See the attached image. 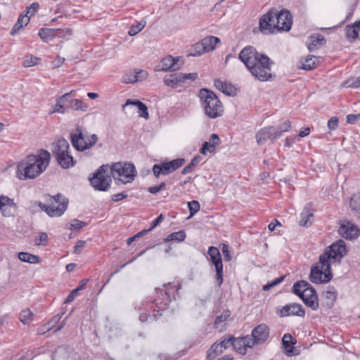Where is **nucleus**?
<instances>
[{
    "mask_svg": "<svg viewBox=\"0 0 360 360\" xmlns=\"http://www.w3.org/2000/svg\"><path fill=\"white\" fill-rule=\"evenodd\" d=\"M47 204L37 202V205L51 217L62 216L68 209V199L60 193L56 195H48Z\"/></svg>",
    "mask_w": 360,
    "mask_h": 360,
    "instance_id": "obj_6",
    "label": "nucleus"
},
{
    "mask_svg": "<svg viewBox=\"0 0 360 360\" xmlns=\"http://www.w3.org/2000/svg\"><path fill=\"white\" fill-rule=\"evenodd\" d=\"M86 226V223L79 219H75L70 223V229L79 230Z\"/></svg>",
    "mask_w": 360,
    "mask_h": 360,
    "instance_id": "obj_50",
    "label": "nucleus"
},
{
    "mask_svg": "<svg viewBox=\"0 0 360 360\" xmlns=\"http://www.w3.org/2000/svg\"><path fill=\"white\" fill-rule=\"evenodd\" d=\"M40 61V58L33 56L32 55L26 56L23 60V66L25 68L36 65Z\"/></svg>",
    "mask_w": 360,
    "mask_h": 360,
    "instance_id": "obj_45",
    "label": "nucleus"
},
{
    "mask_svg": "<svg viewBox=\"0 0 360 360\" xmlns=\"http://www.w3.org/2000/svg\"><path fill=\"white\" fill-rule=\"evenodd\" d=\"M347 254V248L344 240H339L331 244L320 255L319 263L311 268L310 281L316 284L329 282L333 277L331 265L340 264Z\"/></svg>",
    "mask_w": 360,
    "mask_h": 360,
    "instance_id": "obj_1",
    "label": "nucleus"
},
{
    "mask_svg": "<svg viewBox=\"0 0 360 360\" xmlns=\"http://www.w3.org/2000/svg\"><path fill=\"white\" fill-rule=\"evenodd\" d=\"M184 162V159L178 158L168 162L156 164L153 165L152 170L155 176L158 178L160 175H167L174 172L181 167Z\"/></svg>",
    "mask_w": 360,
    "mask_h": 360,
    "instance_id": "obj_12",
    "label": "nucleus"
},
{
    "mask_svg": "<svg viewBox=\"0 0 360 360\" xmlns=\"http://www.w3.org/2000/svg\"><path fill=\"white\" fill-rule=\"evenodd\" d=\"M207 253L210 258L214 257H221L219 250H218L217 248L214 247V246H211L208 248Z\"/></svg>",
    "mask_w": 360,
    "mask_h": 360,
    "instance_id": "obj_59",
    "label": "nucleus"
},
{
    "mask_svg": "<svg viewBox=\"0 0 360 360\" xmlns=\"http://www.w3.org/2000/svg\"><path fill=\"white\" fill-rule=\"evenodd\" d=\"M71 93L72 91L70 93L65 94L57 100L53 112H59L61 114H64L65 112V105L68 106V98H70Z\"/></svg>",
    "mask_w": 360,
    "mask_h": 360,
    "instance_id": "obj_31",
    "label": "nucleus"
},
{
    "mask_svg": "<svg viewBox=\"0 0 360 360\" xmlns=\"http://www.w3.org/2000/svg\"><path fill=\"white\" fill-rule=\"evenodd\" d=\"M349 206L354 214L360 219V193H355L352 196Z\"/></svg>",
    "mask_w": 360,
    "mask_h": 360,
    "instance_id": "obj_35",
    "label": "nucleus"
},
{
    "mask_svg": "<svg viewBox=\"0 0 360 360\" xmlns=\"http://www.w3.org/2000/svg\"><path fill=\"white\" fill-rule=\"evenodd\" d=\"M231 346V339H224L220 342L214 343L207 350V358L210 360L215 359L216 356L220 355L223 352Z\"/></svg>",
    "mask_w": 360,
    "mask_h": 360,
    "instance_id": "obj_20",
    "label": "nucleus"
},
{
    "mask_svg": "<svg viewBox=\"0 0 360 360\" xmlns=\"http://www.w3.org/2000/svg\"><path fill=\"white\" fill-rule=\"evenodd\" d=\"M34 314L30 309L22 310L19 314V320L23 325H30L33 321Z\"/></svg>",
    "mask_w": 360,
    "mask_h": 360,
    "instance_id": "obj_38",
    "label": "nucleus"
},
{
    "mask_svg": "<svg viewBox=\"0 0 360 360\" xmlns=\"http://www.w3.org/2000/svg\"><path fill=\"white\" fill-rule=\"evenodd\" d=\"M200 102L206 116L210 119L221 117L224 113V106L217 95L207 89L199 92Z\"/></svg>",
    "mask_w": 360,
    "mask_h": 360,
    "instance_id": "obj_5",
    "label": "nucleus"
},
{
    "mask_svg": "<svg viewBox=\"0 0 360 360\" xmlns=\"http://www.w3.org/2000/svg\"><path fill=\"white\" fill-rule=\"evenodd\" d=\"M278 132L281 133V136L283 132L289 131L291 129V122L289 120L285 121L278 128Z\"/></svg>",
    "mask_w": 360,
    "mask_h": 360,
    "instance_id": "obj_55",
    "label": "nucleus"
},
{
    "mask_svg": "<svg viewBox=\"0 0 360 360\" xmlns=\"http://www.w3.org/2000/svg\"><path fill=\"white\" fill-rule=\"evenodd\" d=\"M275 12L269 11L263 15L259 20V30L263 34H271L276 30Z\"/></svg>",
    "mask_w": 360,
    "mask_h": 360,
    "instance_id": "obj_16",
    "label": "nucleus"
},
{
    "mask_svg": "<svg viewBox=\"0 0 360 360\" xmlns=\"http://www.w3.org/2000/svg\"><path fill=\"white\" fill-rule=\"evenodd\" d=\"M297 139V136L287 137L285 140V146L291 147Z\"/></svg>",
    "mask_w": 360,
    "mask_h": 360,
    "instance_id": "obj_64",
    "label": "nucleus"
},
{
    "mask_svg": "<svg viewBox=\"0 0 360 360\" xmlns=\"http://www.w3.org/2000/svg\"><path fill=\"white\" fill-rule=\"evenodd\" d=\"M201 41L205 47L206 52L212 51L220 42V39L218 37L214 36H209L203 38Z\"/></svg>",
    "mask_w": 360,
    "mask_h": 360,
    "instance_id": "obj_33",
    "label": "nucleus"
},
{
    "mask_svg": "<svg viewBox=\"0 0 360 360\" xmlns=\"http://www.w3.org/2000/svg\"><path fill=\"white\" fill-rule=\"evenodd\" d=\"M280 137L281 133L278 132L276 127L273 126L263 127L256 134V140L259 145L264 144L268 140L274 142Z\"/></svg>",
    "mask_w": 360,
    "mask_h": 360,
    "instance_id": "obj_14",
    "label": "nucleus"
},
{
    "mask_svg": "<svg viewBox=\"0 0 360 360\" xmlns=\"http://www.w3.org/2000/svg\"><path fill=\"white\" fill-rule=\"evenodd\" d=\"M164 217L162 214H160L155 219H154L151 222V226L149 228V230H153L155 227H156L158 225H159L163 220Z\"/></svg>",
    "mask_w": 360,
    "mask_h": 360,
    "instance_id": "obj_63",
    "label": "nucleus"
},
{
    "mask_svg": "<svg viewBox=\"0 0 360 360\" xmlns=\"http://www.w3.org/2000/svg\"><path fill=\"white\" fill-rule=\"evenodd\" d=\"M231 339V345L233 349L240 354H245L248 348H252L254 347L251 338L249 336H245L242 338H230Z\"/></svg>",
    "mask_w": 360,
    "mask_h": 360,
    "instance_id": "obj_19",
    "label": "nucleus"
},
{
    "mask_svg": "<svg viewBox=\"0 0 360 360\" xmlns=\"http://www.w3.org/2000/svg\"><path fill=\"white\" fill-rule=\"evenodd\" d=\"M134 70V73L137 79V82H141L146 79L148 76V72L144 70Z\"/></svg>",
    "mask_w": 360,
    "mask_h": 360,
    "instance_id": "obj_54",
    "label": "nucleus"
},
{
    "mask_svg": "<svg viewBox=\"0 0 360 360\" xmlns=\"http://www.w3.org/2000/svg\"><path fill=\"white\" fill-rule=\"evenodd\" d=\"M338 232L340 235L345 239L353 240L356 238L360 234V229L354 223L343 220L340 223Z\"/></svg>",
    "mask_w": 360,
    "mask_h": 360,
    "instance_id": "obj_15",
    "label": "nucleus"
},
{
    "mask_svg": "<svg viewBox=\"0 0 360 360\" xmlns=\"http://www.w3.org/2000/svg\"><path fill=\"white\" fill-rule=\"evenodd\" d=\"M68 107L75 110L86 111L88 108L87 104L79 99L68 98Z\"/></svg>",
    "mask_w": 360,
    "mask_h": 360,
    "instance_id": "obj_36",
    "label": "nucleus"
},
{
    "mask_svg": "<svg viewBox=\"0 0 360 360\" xmlns=\"http://www.w3.org/2000/svg\"><path fill=\"white\" fill-rule=\"evenodd\" d=\"M39 5L37 2H34L27 8L25 15L27 17L33 16L38 11Z\"/></svg>",
    "mask_w": 360,
    "mask_h": 360,
    "instance_id": "obj_49",
    "label": "nucleus"
},
{
    "mask_svg": "<svg viewBox=\"0 0 360 360\" xmlns=\"http://www.w3.org/2000/svg\"><path fill=\"white\" fill-rule=\"evenodd\" d=\"M293 292L303 300L304 303L307 307L313 310L318 309L319 302L317 295L315 290L308 282L305 281L296 282L293 285Z\"/></svg>",
    "mask_w": 360,
    "mask_h": 360,
    "instance_id": "obj_8",
    "label": "nucleus"
},
{
    "mask_svg": "<svg viewBox=\"0 0 360 360\" xmlns=\"http://www.w3.org/2000/svg\"><path fill=\"white\" fill-rule=\"evenodd\" d=\"M205 53H207L204 46L202 45V42L200 41L196 44H195L191 51L190 55L192 56H200Z\"/></svg>",
    "mask_w": 360,
    "mask_h": 360,
    "instance_id": "obj_42",
    "label": "nucleus"
},
{
    "mask_svg": "<svg viewBox=\"0 0 360 360\" xmlns=\"http://www.w3.org/2000/svg\"><path fill=\"white\" fill-rule=\"evenodd\" d=\"M276 27L277 31H289L291 29L292 19L290 12L287 10L275 12Z\"/></svg>",
    "mask_w": 360,
    "mask_h": 360,
    "instance_id": "obj_17",
    "label": "nucleus"
},
{
    "mask_svg": "<svg viewBox=\"0 0 360 360\" xmlns=\"http://www.w3.org/2000/svg\"><path fill=\"white\" fill-rule=\"evenodd\" d=\"M202 160V158L200 155H198L191 160L189 165L185 167L182 171V174H186L193 172L194 167L198 164Z\"/></svg>",
    "mask_w": 360,
    "mask_h": 360,
    "instance_id": "obj_44",
    "label": "nucleus"
},
{
    "mask_svg": "<svg viewBox=\"0 0 360 360\" xmlns=\"http://www.w3.org/2000/svg\"><path fill=\"white\" fill-rule=\"evenodd\" d=\"M317 58L314 56H309L302 62L300 68L305 70H314L317 66Z\"/></svg>",
    "mask_w": 360,
    "mask_h": 360,
    "instance_id": "obj_37",
    "label": "nucleus"
},
{
    "mask_svg": "<svg viewBox=\"0 0 360 360\" xmlns=\"http://www.w3.org/2000/svg\"><path fill=\"white\" fill-rule=\"evenodd\" d=\"M86 243L84 240H78L74 247L73 253L80 254L84 248L86 246Z\"/></svg>",
    "mask_w": 360,
    "mask_h": 360,
    "instance_id": "obj_56",
    "label": "nucleus"
},
{
    "mask_svg": "<svg viewBox=\"0 0 360 360\" xmlns=\"http://www.w3.org/2000/svg\"><path fill=\"white\" fill-rule=\"evenodd\" d=\"M182 78L181 72L174 73L166 75L163 79V82L166 86L175 89L184 84Z\"/></svg>",
    "mask_w": 360,
    "mask_h": 360,
    "instance_id": "obj_25",
    "label": "nucleus"
},
{
    "mask_svg": "<svg viewBox=\"0 0 360 360\" xmlns=\"http://www.w3.org/2000/svg\"><path fill=\"white\" fill-rule=\"evenodd\" d=\"M184 64L180 57H173L170 55L163 58L155 67V71L173 72L179 70Z\"/></svg>",
    "mask_w": 360,
    "mask_h": 360,
    "instance_id": "obj_13",
    "label": "nucleus"
},
{
    "mask_svg": "<svg viewBox=\"0 0 360 360\" xmlns=\"http://www.w3.org/2000/svg\"><path fill=\"white\" fill-rule=\"evenodd\" d=\"M15 209L16 204L13 199L4 195H0V212L3 216L11 217L13 214L12 210L14 211Z\"/></svg>",
    "mask_w": 360,
    "mask_h": 360,
    "instance_id": "obj_22",
    "label": "nucleus"
},
{
    "mask_svg": "<svg viewBox=\"0 0 360 360\" xmlns=\"http://www.w3.org/2000/svg\"><path fill=\"white\" fill-rule=\"evenodd\" d=\"M186 237V232L184 230H181L176 232L170 233L164 239L165 242L176 241L182 242Z\"/></svg>",
    "mask_w": 360,
    "mask_h": 360,
    "instance_id": "obj_41",
    "label": "nucleus"
},
{
    "mask_svg": "<svg viewBox=\"0 0 360 360\" xmlns=\"http://www.w3.org/2000/svg\"><path fill=\"white\" fill-rule=\"evenodd\" d=\"M181 77H183L182 79H183L184 84L187 80L195 81L198 78V73H196V72H192V73L181 72Z\"/></svg>",
    "mask_w": 360,
    "mask_h": 360,
    "instance_id": "obj_57",
    "label": "nucleus"
},
{
    "mask_svg": "<svg viewBox=\"0 0 360 360\" xmlns=\"http://www.w3.org/2000/svg\"><path fill=\"white\" fill-rule=\"evenodd\" d=\"M251 335L252 337L251 340L254 346L255 345L262 344L269 337V328L266 324H259L252 330Z\"/></svg>",
    "mask_w": 360,
    "mask_h": 360,
    "instance_id": "obj_18",
    "label": "nucleus"
},
{
    "mask_svg": "<svg viewBox=\"0 0 360 360\" xmlns=\"http://www.w3.org/2000/svg\"><path fill=\"white\" fill-rule=\"evenodd\" d=\"M224 258L226 261H230L232 258L231 253L229 250L228 245L223 244L222 250H221Z\"/></svg>",
    "mask_w": 360,
    "mask_h": 360,
    "instance_id": "obj_60",
    "label": "nucleus"
},
{
    "mask_svg": "<svg viewBox=\"0 0 360 360\" xmlns=\"http://www.w3.org/2000/svg\"><path fill=\"white\" fill-rule=\"evenodd\" d=\"M214 86L224 94L228 96L233 95L234 89L231 84L224 82L220 79L214 80Z\"/></svg>",
    "mask_w": 360,
    "mask_h": 360,
    "instance_id": "obj_34",
    "label": "nucleus"
},
{
    "mask_svg": "<svg viewBox=\"0 0 360 360\" xmlns=\"http://www.w3.org/2000/svg\"><path fill=\"white\" fill-rule=\"evenodd\" d=\"M311 203L307 204L300 214V225L301 226H309L312 224L314 213L313 207Z\"/></svg>",
    "mask_w": 360,
    "mask_h": 360,
    "instance_id": "obj_23",
    "label": "nucleus"
},
{
    "mask_svg": "<svg viewBox=\"0 0 360 360\" xmlns=\"http://www.w3.org/2000/svg\"><path fill=\"white\" fill-rule=\"evenodd\" d=\"M324 295L326 299L329 300L332 302L335 301L338 296L337 291L334 289V288H330L324 292Z\"/></svg>",
    "mask_w": 360,
    "mask_h": 360,
    "instance_id": "obj_52",
    "label": "nucleus"
},
{
    "mask_svg": "<svg viewBox=\"0 0 360 360\" xmlns=\"http://www.w3.org/2000/svg\"><path fill=\"white\" fill-rule=\"evenodd\" d=\"M342 86L348 88L356 89L360 87V76L350 78L342 83Z\"/></svg>",
    "mask_w": 360,
    "mask_h": 360,
    "instance_id": "obj_46",
    "label": "nucleus"
},
{
    "mask_svg": "<svg viewBox=\"0 0 360 360\" xmlns=\"http://www.w3.org/2000/svg\"><path fill=\"white\" fill-rule=\"evenodd\" d=\"M145 27V24L143 22H139L136 25H132L129 30L128 31V34L130 36H134L139 33L141 30L143 29Z\"/></svg>",
    "mask_w": 360,
    "mask_h": 360,
    "instance_id": "obj_53",
    "label": "nucleus"
},
{
    "mask_svg": "<svg viewBox=\"0 0 360 360\" xmlns=\"http://www.w3.org/2000/svg\"><path fill=\"white\" fill-rule=\"evenodd\" d=\"M50 160L51 154L45 150H41L37 155H29L18 165L16 177L21 181L35 179L46 170Z\"/></svg>",
    "mask_w": 360,
    "mask_h": 360,
    "instance_id": "obj_3",
    "label": "nucleus"
},
{
    "mask_svg": "<svg viewBox=\"0 0 360 360\" xmlns=\"http://www.w3.org/2000/svg\"><path fill=\"white\" fill-rule=\"evenodd\" d=\"M220 143V139L216 134H212L208 141H205L200 149V153L202 155H207L208 153H214L216 150V146Z\"/></svg>",
    "mask_w": 360,
    "mask_h": 360,
    "instance_id": "obj_24",
    "label": "nucleus"
},
{
    "mask_svg": "<svg viewBox=\"0 0 360 360\" xmlns=\"http://www.w3.org/2000/svg\"><path fill=\"white\" fill-rule=\"evenodd\" d=\"M338 118L337 117H332L328 121V127L330 130H335L338 127Z\"/></svg>",
    "mask_w": 360,
    "mask_h": 360,
    "instance_id": "obj_58",
    "label": "nucleus"
},
{
    "mask_svg": "<svg viewBox=\"0 0 360 360\" xmlns=\"http://www.w3.org/2000/svg\"><path fill=\"white\" fill-rule=\"evenodd\" d=\"M111 174L114 179L126 184L131 182L136 175V170L133 164L116 162L110 169Z\"/></svg>",
    "mask_w": 360,
    "mask_h": 360,
    "instance_id": "obj_10",
    "label": "nucleus"
},
{
    "mask_svg": "<svg viewBox=\"0 0 360 360\" xmlns=\"http://www.w3.org/2000/svg\"><path fill=\"white\" fill-rule=\"evenodd\" d=\"M133 105L138 107L139 115L143 118L147 119L148 117V108L147 106L139 100H131L128 99L125 104L123 105L122 109L124 110L127 105Z\"/></svg>",
    "mask_w": 360,
    "mask_h": 360,
    "instance_id": "obj_29",
    "label": "nucleus"
},
{
    "mask_svg": "<svg viewBox=\"0 0 360 360\" xmlns=\"http://www.w3.org/2000/svg\"><path fill=\"white\" fill-rule=\"evenodd\" d=\"M281 316H297L304 317L305 311L302 306L297 303H290L285 305L281 309Z\"/></svg>",
    "mask_w": 360,
    "mask_h": 360,
    "instance_id": "obj_21",
    "label": "nucleus"
},
{
    "mask_svg": "<svg viewBox=\"0 0 360 360\" xmlns=\"http://www.w3.org/2000/svg\"><path fill=\"white\" fill-rule=\"evenodd\" d=\"M230 316L231 311L229 310L224 311L220 315L216 317L214 323V327L217 328L219 324L225 321Z\"/></svg>",
    "mask_w": 360,
    "mask_h": 360,
    "instance_id": "obj_47",
    "label": "nucleus"
},
{
    "mask_svg": "<svg viewBox=\"0 0 360 360\" xmlns=\"http://www.w3.org/2000/svg\"><path fill=\"white\" fill-rule=\"evenodd\" d=\"M284 276H280L278 278H275L271 282L267 283L266 285H264L263 290L264 291L269 290L271 288L275 287L276 285L281 283L284 280Z\"/></svg>",
    "mask_w": 360,
    "mask_h": 360,
    "instance_id": "obj_51",
    "label": "nucleus"
},
{
    "mask_svg": "<svg viewBox=\"0 0 360 360\" xmlns=\"http://www.w3.org/2000/svg\"><path fill=\"white\" fill-rule=\"evenodd\" d=\"M239 59L245 64L252 75L265 82L271 79L270 59L259 53L253 46H246L239 53Z\"/></svg>",
    "mask_w": 360,
    "mask_h": 360,
    "instance_id": "obj_2",
    "label": "nucleus"
},
{
    "mask_svg": "<svg viewBox=\"0 0 360 360\" xmlns=\"http://www.w3.org/2000/svg\"><path fill=\"white\" fill-rule=\"evenodd\" d=\"M122 82L124 84H134L137 82V79L134 73V70L127 71L122 78Z\"/></svg>",
    "mask_w": 360,
    "mask_h": 360,
    "instance_id": "obj_43",
    "label": "nucleus"
},
{
    "mask_svg": "<svg viewBox=\"0 0 360 360\" xmlns=\"http://www.w3.org/2000/svg\"><path fill=\"white\" fill-rule=\"evenodd\" d=\"M346 37L349 41H354L360 37V20L345 27Z\"/></svg>",
    "mask_w": 360,
    "mask_h": 360,
    "instance_id": "obj_28",
    "label": "nucleus"
},
{
    "mask_svg": "<svg viewBox=\"0 0 360 360\" xmlns=\"http://www.w3.org/2000/svg\"><path fill=\"white\" fill-rule=\"evenodd\" d=\"M211 262L214 264L216 270V280L217 282L218 286H221L224 281V274H223V264L221 256L218 257H211Z\"/></svg>",
    "mask_w": 360,
    "mask_h": 360,
    "instance_id": "obj_26",
    "label": "nucleus"
},
{
    "mask_svg": "<svg viewBox=\"0 0 360 360\" xmlns=\"http://www.w3.org/2000/svg\"><path fill=\"white\" fill-rule=\"evenodd\" d=\"M60 30L51 28H41L39 30L38 35L44 42H49L55 37L59 36Z\"/></svg>",
    "mask_w": 360,
    "mask_h": 360,
    "instance_id": "obj_27",
    "label": "nucleus"
},
{
    "mask_svg": "<svg viewBox=\"0 0 360 360\" xmlns=\"http://www.w3.org/2000/svg\"><path fill=\"white\" fill-rule=\"evenodd\" d=\"M18 259L23 262L30 264H39L40 262V259L38 256L26 252H20L18 254Z\"/></svg>",
    "mask_w": 360,
    "mask_h": 360,
    "instance_id": "obj_39",
    "label": "nucleus"
},
{
    "mask_svg": "<svg viewBox=\"0 0 360 360\" xmlns=\"http://www.w3.org/2000/svg\"><path fill=\"white\" fill-rule=\"evenodd\" d=\"M127 197V194L125 192L114 194L112 195L111 199L115 202H117L125 199Z\"/></svg>",
    "mask_w": 360,
    "mask_h": 360,
    "instance_id": "obj_62",
    "label": "nucleus"
},
{
    "mask_svg": "<svg viewBox=\"0 0 360 360\" xmlns=\"http://www.w3.org/2000/svg\"><path fill=\"white\" fill-rule=\"evenodd\" d=\"M29 22L30 17L26 16L25 14H20L11 31V34L12 36L16 35L21 29L29 23Z\"/></svg>",
    "mask_w": 360,
    "mask_h": 360,
    "instance_id": "obj_30",
    "label": "nucleus"
},
{
    "mask_svg": "<svg viewBox=\"0 0 360 360\" xmlns=\"http://www.w3.org/2000/svg\"><path fill=\"white\" fill-rule=\"evenodd\" d=\"M282 344L285 349L286 354L290 356L294 351V347L292 345L295 344V342H292V336L290 334H285L282 338Z\"/></svg>",
    "mask_w": 360,
    "mask_h": 360,
    "instance_id": "obj_40",
    "label": "nucleus"
},
{
    "mask_svg": "<svg viewBox=\"0 0 360 360\" xmlns=\"http://www.w3.org/2000/svg\"><path fill=\"white\" fill-rule=\"evenodd\" d=\"M51 150L57 162L62 168L68 169L75 165L76 161L70 151V144L65 139H58L53 142Z\"/></svg>",
    "mask_w": 360,
    "mask_h": 360,
    "instance_id": "obj_7",
    "label": "nucleus"
},
{
    "mask_svg": "<svg viewBox=\"0 0 360 360\" xmlns=\"http://www.w3.org/2000/svg\"><path fill=\"white\" fill-rule=\"evenodd\" d=\"M360 119V113L354 115L349 114L347 116V122L349 124H354Z\"/></svg>",
    "mask_w": 360,
    "mask_h": 360,
    "instance_id": "obj_61",
    "label": "nucleus"
},
{
    "mask_svg": "<svg viewBox=\"0 0 360 360\" xmlns=\"http://www.w3.org/2000/svg\"><path fill=\"white\" fill-rule=\"evenodd\" d=\"M163 288V289L156 288L155 290L156 297L153 302L158 309H154L153 314L142 313L139 316L141 322L153 321L158 316H160V311L167 308L169 302L172 301V298L174 297L175 294L181 288V285L179 283H169L165 284Z\"/></svg>",
    "mask_w": 360,
    "mask_h": 360,
    "instance_id": "obj_4",
    "label": "nucleus"
},
{
    "mask_svg": "<svg viewBox=\"0 0 360 360\" xmlns=\"http://www.w3.org/2000/svg\"><path fill=\"white\" fill-rule=\"evenodd\" d=\"M323 41L324 38L321 34L311 35L307 41L308 49L313 51L320 47Z\"/></svg>",
    "mask_w": 360,
    "mask_h": 360,
    "instance_id": "obj_32",
    "label": "nucleus"
},
{
    "mask_svg": "<svg viewBox=\"0 0 360 360\" xmlns=\"http://www.w3.org/2000/svg\"><path fill=\"white\" fill-rule=\"evenodd\" d=\"M188 207L190 212V217H193L200 210V203L197 200H192L188 203Z\"/></svg>",
    "mask_w": 360,
    "mask_h": 360,
    "instance_id": "obj_48",
    "label": "nucleus"
},
{
    "mask_svg": "<svg viewBox=\"0 0 360 360\" xmlns=\"http://www.w3.org/2000/svg\"><path fill=\"white\" fill-rule=\"evenodd\" d=\"M70 138L72 145L79 151L91 148L98 141L96 134H93L89 136L86 131L79 125L74 131L71 132Z\"/></svg>",
    "mask_w": 360,
    "mask_h": 360,
    "instance_id": "obj_9",
    "label": "nucleus"
},
{
    "mask_svg": "<svg viewBox=\"0 0 360 360\" xmlns=\"http://www.w3.org/2000/svg\"><path fill=\"white\" fill-rule=\"evenodd\" d=\"M89 180L92 186L98 191H106L110 186L111 178L103 165L101 167Z\"/></svg>",
    "mask_w": 360,
    "mask_h": 360,
    "instance_id": "obj_11",
    "label": "nucleus"
}]
</instances>
